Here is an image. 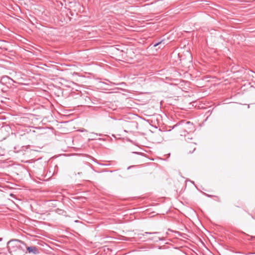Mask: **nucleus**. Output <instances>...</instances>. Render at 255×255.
I'll return each mask as SVG.
<instances>
[{"instance_id": "f257e3e1", "label": "nucleus", "mask_w": 255, "mask_h": 255, "mask_svg": "<svg viewBox=\"0 0 255 255\" xmlns=\"http://www.w3.org/2000/svg\"><path fill=\"white\" fill-rule=\"evenodd\" d=\"M181 125L186 132H190L193 128V124L190 122L181 121L175 125V127Z\"/></svg>"}, {"instance_id": "f03ea898", "label": "nucleus", "mask_w": 255, "mask_h": 255, "mask_svg": "<svg viewBox=\"0 0 255 255\" xmlns=\"http://www.w3.org/2000/svg\"><path fill=\"white\" fill-rule=\"evenodd\" d=\"M27 251L29 253H33L34 255H37L39 254L38 249L35 246H31L27 248Z\"/></svg>"}, {"instance_id": "7ed1b4c3", "label": "nucleus", "mask_w": 255, "mask_h": 255, "mask_svg": "<svg viewBox=\"0 0 255 255\" xmlns=\"http://www.w3.org/2000/svg\"><path fill=\"white\" fill-rule=\"evenodd\" d=\"M159 234V232H145L143 234H138V236H139V237L140 238H141V236H144V235H155V234Z\"/></svg>"}, {"instance_id": "20e7f679", "label": "nucleus", "mask_w": 255, "mask_h": 255, "mask_svg": "<svg viewBox=\"0 0 255 255\" xmlns=\"http://www.w3.org/2000/svg\"><path fill=\"white\" fill-rule=\"evenodd\" d=\"M148 240H150V241H152V240H154L155 242H158V241H163L164 238H160V237H157V238L151 237V238H149Z\"/></svg>"}, {"instance_id": "39448f33", "label": "nucleus", "mask_w": 255, "mask_h": 255, "mask_svg": "<svg viewBox=\"0 0 255 255\" xmlns=\"http://www.w3.org/2000/svg\"><path fill=\"white\" fill-rule=\"evenodd\" d=\"M162 42V41H160V42H159L156 43L154 44L153 46H154V47H156V46H158V45H161Z\"/></svg>"}, {"instance_id": "423d86ee", "label": "nucleus", "mask_w": 255, "mask_h": 255, "mask_svg": "<svg viewBox=\"0 0 255 255\" xmlns=\"http://www.w3.org/2000/svg\"><path fill=\"white\" fill-rule=\"evenodd\" d=\"M2 240V238H0V242Z\"/></svg>"}, {"instance_id": "0eeeda50", "label": "nucleus", "mask_w": 255, "mask_h": 255, "mask_svg": "<svg viewBox=\"0 0 255 255\" xmlns=\"http://www.w3.org/2000/svg\"><path fill=\"white\" fill-rule=\"evenodd\" d=\"M252 254H253V253H249V255Z\"/></svg>"}, {"instance_id": "6e6552de", "label": "nucleus", "mask_w": 255, "mask_h": 255, "mask_svg": "<svg viewBox=\"0 0 255 255\" xmlns=\"http://www.w3.org/2000/svg\"><path fill=\"white\" fill-rule=\"evenodd\" d=\"M130 168V167L129 166V167H128V169H129Z\"/></svg>"}]
</instances>
